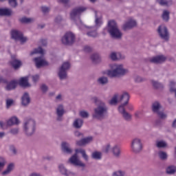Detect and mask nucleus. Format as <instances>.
<instances>
[{"label":"nucleus","instance_id":"nucleus-26","mask_svg":"<svg viewBox=\"0 0 176 176\" xmlns=\"http://www.w3.org/2000/svg\"><path fill=\"white\" fill-rule=\"evenodd\" d=\"M23 32L20 30H12L11 31V38L15 41H19V38L22 36Z\"/></svg>","mask_w":176,"mask_h":176},{"label":"nucleus","instance_id":"nucleus-5","mask_svg":"<svg viewBox=\"0 0 176 176\" xmlns=\"http://www.w3.org/2000/svg\"><path fill=\"white\" fill-rule=\"evenodd\" d=\"M107 31L110 34L112 39H122L123 33L119 29L118 23L114 20L109 21L107 24Z\"/></svg>","mask_w":176,"mask_h":176},{"label":"nucleus","instance_id":"nucleus-49","mask_svg":"<svg viewBox=\"0 0 176 176\" xmlns=\"http://www.w3.org/2000/svg\"><path fill=\"white\" fill-rule=\"evenodd\" d=\"M74 135L77 138H83V137H85V135L83 134V133H81L79 131H74Z\"/></svg>","mask_w":176,"mask_h":176},{"label":"nucleus","instance_id":"nucleus-56","mask_svg":"<svg viewBox=\"0 0 176 176\" xmlns=\"http://www.w3.org/2000/svg\"><path fill=\"white\" fill-rule=\"evenodd\" d=\"M32 82H34V83H36V82H38V80H39V75L36 74L34 76H32Z\"/></svg>","mask_w":176,"mask_h":176},{"label":"nucleus","instance_id":"nucleus-64","mask_svg":"<svg viewBox=\"0 0 176 176\" xmlns=\"http://www.w3.org/2000/svg\"><path fill=\"white\" fill-rule=\"evenodd\" d=\"M5 164H6L0 162V172H1L2 170H3V168L5 167Z\"/></svg>","mask_w":176,"mask_h":176},{"label":"nucleus","instance_id":"nucleus-43","mask_svg":"<svg viewBox=\"0 0 176 176\" xmlns=\"http://www.w3.org/2000/svg\"><path fill=\"white\" fill-rule=\"evenodd\" d=\"M79 116H80V118H82L83 119H87V118H89V112L82 110L79 112Z\"/></svg>","mask_w":176,"mask_h":176},{"label":"nucleus","instance_id":"nucleus-52","mask_svg":"<svg viewBox=\"0 0 176 176\" xmlns=\"http://www.w3.org/2000/svg\"><path fill=\"white\" fill-rule=\"evenodd\" d=\"M19 128H12L10 130V134H12V135H17L19 134Z\"/></svg>","mask_w":176,"mask_h":176},{"label":"nucleus","instance_id":"nucleus-38","mask_svg":"<svg viewBox=\"0 0 176 176\" xmlns=\"http://www.w3.org/2000/svg\"><path fill=\"white\" fill-rule=\"evenodd\" d=\"M108 78L105 76H102L98 78L97 82L98 85H101L102 86H105V85H108Z\"/></svg>","mask_w":176,"mask_h":176},{"label":"nucleus","instance_id":"nucleus-45","mask_svg":"<svg viewBox=\"0 0 176 176\" xmlns=\"http://www.w3.org/2000/svg\"><path fill=\"white\" fill-rule=\"evenodd\" d=\"M87 35L88 36H91L92 38H97V36H98V33H97V31L94 30V31L88 32L87 33Z\"/></svg>","mask_w":176,"mask_h":176},{"label":"nucleus","instance_id":"nucleus-3","mask_svg":"<svg viewBox=\"0 0 176 176\" xmlns=\"http://www.w3.org/2000/svg\"><path fill=\"white\" fill-rule=\"evenodd\" d=\"M129 100L130 95L127 92H124L120 98V101H124V102L118 107V112L122 115L123 119L126 120V122H130V120H131V114L127 112L126 111V108H124V107L129 104Z\"/></svg>","mask_w":176,"mask_h":176},{"label":"nucleus","instance_id":"nucleus-15","mask_svg":"<svg viewBox=\"0 0 176 176\" xmlns=\"http://www.w3.org/2000/svg\"><path fill=\"white\" fill-rule=\"evenodd\" d=\"M11 67L15 70L20 69L23 67V62L21 60L16 58V56H11V60L10 61Z\"/></svg>","mask_w":176,"mask_h":176},{"label":"nucleus","instance_id":"nucleus-31","mask_svg":"<svg viewBox=\"0 0 176 176\" xmlns=\"http://www.w3.org/2000/svg\"><path fill=\"white\" fill-rule=\"evenodd\" d=\"M157 155L160 160H162V162H166L168 159V154L166 151H159Z\"/></svg>","mask_w":176,"mask_h":176},{"label":"nucleus","instance_id":"nucleus-16","mask_svg":"<svg viewBox=\"0 0 176 176\" xmlns=\"http://www.w3.org/2000/svg\"><path fill=\"white\" fill-rule=\"evenodd\" d=\"M102 25V16L97 14V11H95V25H85L84 27L85 28H88V30H90L91 28H99V27H101Z\"/></svg>","mask_w":176,"mask_h":176},{"label":"nucleus","instance_id":"nucleus-30","mask_svg":"<svg viewBox=\"0 0 176 176\" xmlns=\"http://www.w3.org/2000/svg\"><path fill=\"white\" fill-rule=\"evenodd\" d=\"M58 170L62 175L69 176L70 173L68 171V169H67V168H65L64 164H60L58 165Z\"/></svg>","mask_w":176,"mask_h":176},{"label":"nucleus","instance_id":"nucleus-47","mask_svg":"<svg viewBox=\"0 0 176 176\" xmlns=\"http://www.w3.org/2000/svg\"><path fill=\"white\" fill-rule=\"evenodd\" d=\"M41 12H43V14H46L49 13V12H50V8H49L46 6H41Z\"/></svg>","mask_w":176,"mask_h":176},{"label":"nucleus","instance_id":"nucleus-25","mask_svg":"<svg viewBox=\"0 0 176 176\" xmlns=\"http://www.w3.org/2000/svg\"><path fill=\"white\" fill-rule=\"evenodd\" d=\"M8 126H19L20 124V120L16 116H13L7 121Z\"/></svg>","mask_w":176,"mask_h":176},{"label":"nucleus","instance_id":"nucleus-41","mask_svg":"<svg viewBox=\"0 0 176 176\" xmlns=\"http://www.w3.org/2000/svg\"><path fill=\"white\" fill-rule=\"evenodd\" d=\"M118 94H115L112 98L109 101V105H116L118 104Z\"/></svg>","mask_w":176,"mask_h":176},{"label":"nucleus","instance_id":"nucleus-55","mask_svg":"<svg viewBox=\"0 0 176 176\" xmlns=\"http://www.w3.org/2000/svg\"><path fill=\"white\" fill-rule=\"evenodd\" d=\"M134 80L136 83H141V82H144V78L137 76L136 77H135Z\"/></svg>","mask_w":176,"mask_h":176},{"label":"nucleus","instance_id":"nucleus-58","mask_svg":"<svg viewBox=\"0 0 176 176\" xmlns=\"http://www.w3.org/2000/svg\"><path fill=\"white\" fill-rule=\"evenodd\" d=\"M60 3H63L65 6H67L69 3V0H58Z\"/></svg>","mask_w":176,"mask_h":176},{"label":"nucleus","instance_id":"nucleus-28","mask_svg":"<svg viewBox=\"0 0 176 176\" xmlns=\"http://www.w3.org/2000/svg\"><path fill=\"white\" fill-rule=\"evenodd\" d=\"M17 87V81L12 80L7 84L5 89L7 91H10V90H14Z\"/></svg>","mask_w":176,"mask_h":176},{"label":"nucleus","instance_id":"nucleus-11","mask_svg":"<svg viewBox=\"0 0 176 176\" xmlns=\"http://www.w3.org/2000/svg\"><path fill=\"white\" fill-rule=\"evenodd\" d=\"M76 38L74 33L69 32L64 34L61 38V42L65 46H72L75 43Z\"/></svg>","mask_w":176,"mask_h":176},{"label":"nucleus","instance_id":"nucleus-36","mask_svg":"<svg viewBox=\"0 0 176 176\" xmlns=\"http://www.w3.org/2000/svg\"><path fill=\"white\" fill-rule=\"evenodd\" d=\"M91 60L93 64H99V63L101 61V57H100L98 54H93L91 55Z\"/></svg>","mask_w":176,"mask_h":176},{"label":"nucleus","instance_id":"nucleus-54","mask_svg":"<svg viewBox=\"0 0 176 176\" xmlns=\"http://www.w3.org/2000/svg\"><path fill=\"white\" fill-rule=\"evenodd\" d=\"M83 50L85 52V53H90L93 49L89 45H85L83 48Z\"/></svg>","mask_w":176,"mask_h":176},{"label":"nucleus","instance_id":"nucleus-29","mask_svg":"<svg viewBox=\"0 0 176 176\" xmlns=\"http://www.w3.org/2000/svg\"><path fill=\"white\" fill-rule=\"evenodd\" d=\"M111 152L114 157H116V159H119V157H120V148L118 145H115L112 147Z\"/></svg>","mask_w":176,"mask_h":176},{"label":"nucleus","instance_id":"nucleus-32","mask_svg":"<svg viewBox=\"0 0 176 176\" xmlns=\"http://www.w3.org/2000/svg\"><path fill=\"white\" fill-rule=\"evenodd\" d=\"M155 146L159 149H165V148L168 146V144H167V142L164 140H159L156 142Z\"/></svg>","mask_w":176,"mask_h":176},{"label":"nucleus","instance_id":"nucleus-37","mask_svg":"<svg viewBox=\"0 0 176 176\" xmlns=\"http://www.w3.org/2000/svg\"><path fill=\"white\" fill-rule=\"evenodd\" d=\"M13 168H14V164H10L7 166L6 170H5L3 172H2V175H9L12 171H13Z\"/></svg>","mask_w":176,"mask_h":176},{"label":"nucleus","instance_id":"nucleus-19","mask_svg":"<svg viewBox=\"0 0 176 176\" xmlns=\"http://www.w3.org/2000/svg\"><path fill=\"white\" fill-rule=\"evenodd\" d=\"M21 104L22 107L27 108L31 104V97L28 92H25L21 98Z\"/></svg>","mask_w":176,"mask_h":176},{"label":"nucleus","instance_id":"nucleus-46","mask_svg":"<svg viewBox=\"0 0 176 176\" xmlns=\"http://www.w3.org/2000/svg\"><path fill=\"white\" fill-rule=\"evenodd\" d=\"M8 3L10 5V6H11V8H17V6L19 5L17 3V1L16 0H8Z\"/></svg>","mask_w":176,"mask_h":176},{"label":"nucleus","instance_id":"nucleus-18","mask_svg":"<svg viewBox=\"0 0 176 176\" xmlns=\"http://www.w3.org/2000/svg\"><path fill=\"white\" fill-rule=\"evenodd\" d=\"M166 60H167V57L164 55H158L150 58L149 63H151V64H163L166 62Z\"/></svg>","mask_w":176,"mask_h":176},{"label":"nucleus","instance_id":"nucleus-63","mask_svg":"<svg viewBox=\"0 0 176 176\" xmlns=\"http://www.w3.org/2000/svg\"><path fill=\"white\" fill-rule=\"evenodd\" d=\"M41 42L43 46H46V45H47V41H46V40L43 39L41 41Z\"/></svg>","mask_w":176,"mask_h":176},{"label":"nucleus","instance_id":"nucleus-1","mask_svg":"<svg viewBox=\"0 0 176 176\" xmlns=\"http://www.w3.org/2000/svg\"><path fill=\"white\" fill-rule=\"evenodd\" d=\"M92 101L96 105L92 113L93 119L96 120H105L108 118V106L96 96L92 98Z\"/></svg>","mask_w":176,"mask_h":176},{"label":"nucleus","instance_id":"nucleus-27","mask_svg":"<svg viewBox=\"0 0 176 176\" xmlns=\"http://www.w3.org/2000/svg\"><path fill=\"white\" fill-rule=\"evenodd\" d=\"M18 21L21 24H31L32 23H34V19L32 18H28L25 16H22L18 19Z\"/></svg>","mask_w":176,"mask_h":176},{"label":"nucleus","instance_id":"nucleus-50","mask_svg":"<svg viewBox=\"0 0 176 176\" xmlns=\"http://www.w3.org/2000/svg\"><path fill=\"white\" fill-rule=\"evenodd\" d=\"M109 57L112 61H116L118 60V54H116V52H111Z\"/></svg>","mask_w":176,"mask_h":176},{"label":"nucleus","instance_id":"nucleus-12","mask_svg":"<svg viewBox=\"0 0 176 176\" xmlns=\"http://www.w3.org/2000/svg\"><path fill=\"white\" fill-rule=\"evenodd\" d=\"M158 35L161 39H163L166 42L170 41V32H168V29L164 25H161L158 27L157 30Z\"/></svg>","mask_w":176,"mask_h":176},{"label":"nucleus","instance_id":"nucleus-21","mask_svg":"<svg viewBox=\"0 0 176 176\" xmlns=\"http://www.w3.org/2000/svg\"><path fill=\"white\" fill-rule=\"evenodd\" d=\"M61 151L63 153L67 155H71L72 153V148H71V144L67 142H63L61 143Z\"/></svg>","mask_w":176,"mask_h":176},{"label":"nucleus","instance_id":"nucleus-9","mask_svg":"<svg viewBox=\"0 0 176 176\" xmlns=\"http://www.w3.org/2000/svg\"><path fill=\"white\" fill-rule=\"evenodd\" d=\"M131 148L133 153H135V155H140V153L142 152V149H144V146L142 145V141H141V139L135 138L132 140Z\"/></svg>","mask_w":176,"mask_h":176},{"label":"nucleus","instance_id":"nucleus-22","mask_svg":"<svg viewBox=\"0 0 176 176\" xmlns=\"http://www.w3.org/2000/svg\"><path fill=\"white\" fill-rule=\"evenodd\" d=\"M19 85L21 87H31V84L28 82V76L22 77L19 81Z\"/></svg>","mask_w":176,"mask_h":176},{"label":"nucleus","instance_id":"nucleus-23","mask_svg":"<svg viewBox=\"0 0 176 176\" xmlns=\"http://www.w3.org/2000/svg\"><path fill=\"white\" fill-rule=\"evenodd\" d=\"M84 121L82 118H76L73 122V127L79 130L83 126Z\"/></svg>","mask_w":176,"mask_h":176},{"label":"nucleus","instance_id":"nucleus-34","mask_svg":"<svg viewBox=\"0 0 176 176\" xmlns=\"http://www.w3.org/2000/svg\"><path fill=\"white\" fill-rule=\"evenodd\" d=\"M166 173L168 175H174L176 173V166L174 165H170L166 168Z\"/></svg>","mask_w":176,"mask_h":176},{"label":"nucleus","instance_id":"nucleus-39","mask_svg":"<svg viewBox=\"0 0 176 176\" xmlns=\"http://www.w3.org/2000/svg\"><path fill=\"white\" fill-rule=\"evenodd\" d=\"M91 158L95 160H101L102 159V153L100 151H94L91 154Z\"/></svg>","mask_w":176,"mask_h":176},{"label":"nucleus","instance_id":"nucleus-33","mask_svg":"<svg viewBox=\"0 0 176 176\" xmlns=\"http://www.w3.org/2000/svg\"><path fill=\"white\" fill-rule=\"evenodd\" d=\"M156 1L161 6H172L173 4V0H156Z\"/></svg>","mask_w":176,"mask_h":176},{"label":"nucleus","instance_id":"nucleus-2","mask_svg":"<svg viewBox=\"0 0 176 176\" xmlns=\"http://www.w3.org/2000/svg\"><path fill=\"white\" fill-rule=\"evenodd\" d=\"M75 153L69 159L67 163L75 166L76 167H82V171L85 170L86 164L78 160V153H81L82 158L85 162H89V155L86 153V151L82 148L76 149Z\"/></svg>","mask_w":176,"mask_h":176},{"label":"nucleus","instance_id":"nucleus-17","mask_svg":"<svg viewBox=\"0 0 176 176\" xmlns=\"http://www.w3.org/2000/svg\"><path fill=\"white\" fill-rule=\"evenodd\" d=\"M34 61L35 63V66L38 69L42 68L43 67H47V65H49V62L41 56L34 58Z\"/></svg>","mask_w":176,"mask_h":176},{"label":"nucleus","instance_id":"nucleus-10","mask_svg":"<svg viewBox=\"0 0 176 176\" xmlns=\"http://www.w3.org/2000/svg\"><path fill=\"white\" fill-rule=\"evenodd\" d=\"M162 104L160 102L155 101L153 102L151 104V111L153 113H157V116H159L160 119H167V114L164 113L163 111H160L162 108Z\"/></svg>","mask_w":176,"mask_h":176},{"label":"nucleus","instance_id":"nucleus-8","mask_svg":"<svg viewBox=\"0 0 176 176\" xmlns=\"http://www.w3.org/2000/svg\"><path fill=\"white\" fill-rule=\"evenodd\" d=\"M71 68V63L69 62H64L58 72V76L60 80H66L68 79V71Z\"/></svg>","mask_w":176,"mask_h":176},{"label":"nucleus","instance_id":"nucleus-40","mask_svg":"<svg viewBox=\"0 0 176 176\" xmlns=\"http://www.w3.org/2000/svg\"><path fill=\"white\" fill-rule=\"evenodd\" d=\"M43 54V49L42 47H38V48L34 49L30 52V56H34V54Z\"/></svg>","mask_w":176,"mask_h":176},{"label":"nucleus","instance_id":"nucleus-61","mask_svg":"<svg viewBox=\"0 0 176 176\" xmlns=\"http://www.w3.org/2000/svg\"><path fill=\"white\" fill-rule=\"evenodd\" d=\"M110 149H111V144H107L104 149L105 153H108L109 152Z\"/></svg>","mask_w":176,"mask_h":176},{"label":"nucleus","instance_id":"nucleus-14","mask_svg":"<svg viewBox=\"0 0 176 176\" xmlns=\"http://www.w3.org/2000/svg\"><path fill=\"white\" fill-rule=\"evenodd\" d=\"M137 25H138L137 21H135V19H131L126 21L122 25V30L123 31H129L130 30H133V28H135Z\"/></svg>","mask_w":176,"mask_h":176},{"label":"nucleus","instance_id":"nucleus-44","mask_svg":"<svg viewBox=\"0 0 176 176\" xmlns=\"http://www.w3.org/2000/svg\"><path fill=\"white\" fill-rule=\"evenodd\" d=\"M113 176H126V172L124 170H117L113 173Z\"/></svg>","mask_w":176,"mask_h":176},{"label":"nucleus","instance_id":"nucleus-53","mask_svg":"<svg viewBox=\"0 0 176 176\" xmlns=\"http://www.w3.org/2000/svg\"><path fill=\"white\" fill-rule=\"evenodd\" d=\"M40 89L43 91V93H47V90H49V87H47L45 84L41 85Z\"/></svg>","mask_w":176,"mask_h":176},{"label":"nucleus","instance_id":"nucleus-48","mask_svg":"<svg viewBox=\"0 0 176 176\" xmlns=\"http://www.w3.org/2000/svg\"><path fill=\"white\" fill-rule=\"evenodd\" d=\"M13 102H14L13 99H7L6 100V108H7V109H9V108H10V107H12V105H13Z\"/></svg>","mask_w":176,"mask_h":176},{"label":"nucleus","instance_id":"nucleus-62","mask_svg":"<svg viewBox=\"0 0 176 176\" xmlns=\"http://www.w3.org/2000/svg\"><path fill=\"white\" fill-rule=\"evenodd\" d=\"M29 176H42L41 173H32Z\"/></svg>","mask_w":176,"mask_h":176},{"label":"nucleus","instance_id":"nucleus-42","mask_svg":"<svg viewBox=\"0 0 176 176\" xmlns=\"http://www.w3.org/2000/svg\"><path fill=\"white\" fill-rule=\"evenodd\" d=\"M151 83H152L153 87H155V89H163V87H164L163 84H162L157 81L152 80Z\"/></svg>","mask_w":176,"mask_h":176},{"label":"nucleus","instance_id":"nucleus-13","mask_svg":"<svg viewBox=\"0 0 176 176\" xmlns=\"http://www.w3.org/2000/svg\"><path fill=\"white\" fill-rule=\"evenodd\" d=\"M56 120L58 122H61L64 120V115H65V109L64 104H59L55 108Z\"/></svg>","mask_w":176,"mask_h":176},{"label":"nucleus","instance_id":"nucleus-51","mask_svg":"<svg viewBox=\"0 0 176 176\" xmlns=\"http://www.w3.org/2000/svg\"><path fill=\"white\" fill-rule=\"evenodd\" d=\"M63 21V16L61 15H58L54 19V22L56 24H60Z\"/></svg>","mask_w":176,"mask_h":176},{"label":"nucleus","instance_id":"nucleus-6","mask_svg":"<svg viewBox=\"0 0 176 176\" xmlns=\"http://www.w3.org/2000/svg\"><path fill=\"white\" fill-rule=\"evenodd\" d=\"M87 10V8L80 6L74 8L70 12V19L72 21H74L77 25L83 24L82 20H80V16L82 13H85Z\"/></svg>","mask_w":176,"mask_h":176},{"label":"nucleus","instance_id":"nucleus-24","mask_svg":"<svg viewBox=\"0 0 176 176\" xmlns=\"http://www.w3.org/2000/svg\"><path fill=\"white\" fill-rule=\"evenodd\" d=\"M13 14V10L10 8H0V16L10 17Z\"/></svg>","mask_w":176,"mask_h":176},{"label":"nucleus","instance_id":"nucleus-35","mask_svg":"<svg viewBox=\"0 0 176 176\" xmlns=\"http://www.w3.org/2000/svg\"><path fill=\"white\" fill-rule=\"evenodd\" d=\"M162 19L164 23L170 21V12L167 10H164L162 14Z\"/></svg>","mask_w":176,"mask_h":176},{"label":"nucleus","instance_id":"nucleus-59","mask_svg":"<svg viewBox=\"0 0 176 176\" xmlns=\"http://www.w3.org/2000/svg\"><path fill=\"white\" fill-rule=\"evenodd\" d=\"M10 151L12 152L14 155H16L17 153V150H16V147H14V146H10Z\"/></svg>","mask_w":176,"mask_h":176},{"label":"nucleus","instance_id":"nucleus-20","mask_svg":"<svg viewBox=\"0 0 176 176\" xmlns=\"http://www.w3.org/2000/svg\"><path fill=\"white\" fill-rule=\"evenodd\" d=\"M93 141V137L89 136L85 138H82L80 140H77L76 142V144L78 146H85V145H87V144H90Z\"/></svg>","mask_w":176,"mask_h":176},{"label":"nucleus","instance_id":"nucleus-4","mask_svg":"<svg viewBox=\"0 0 176 176\" xmlns=\"http://www.w3.org/2000/svg\"><path fill=\"white\" fill-rule=\"evenodd\" d=\"M23 130L26 137H32L36 131V121L32 118L25 120L23 124Z\"/></svg>","mask_w":176,"mask_h":176},{"label":"nucleus","instance_id":"nucleus-60","mask_svg":"<svg viewBox=\"0 0 176 176\" xmlns=\"http://www.w3.org/2000/svg\"><path fill=\"white\" fill-rule=\"evenodd\" d=\"M142 115V111H137L135 113V117L137 118V119H140V116Z\"/></svg>","mask_w":176,"mask_h":176},{"label":"nucleus","instance_id":"nucleus-57","mask_svg":"<svg viewBox=\"0 0 176 176\" xmlns=\"http://www.w3.org/2000/svg\"><path fill=\"white\" fill-rule=\"evenodd\" d=\"M18 41H20L21 43H25L27 42V37H24L23 34H22Z\"/></svg>","mask_w":176,"mask_h":176},{"label":"nucleus","instance_id":"nucleus-7","mask_svg":"<svg viewBox=\"0 0 176 176\" xmlns=\"http://www.w3.org/2000/svg\"><path fill=\"white\" fill-rule=\"evenodd\" d=\"M127 74V69L123 68L122 65H114L113 69L109 70L107 72L108 76L110 78H119L120 76H124Z\"/></svg>","mask_w":176,"mask_h":176}]
</instances>
